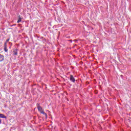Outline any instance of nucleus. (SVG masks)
Returning a JSON list of instances; mask_svg holds the SVG:
<instances>
[{
    "mask_svg": "<svg viewBox=\"0 0 131 131\" xmlns=\"http://www.w3.org/2000/svg\"><path fill=\"white\" fill-rule=\"evenodd\" d=\"M2 123V119H0V124Z\"/></svg>",
    "mask_w": 131,
    "mask_h": 131,
    "instance_id": "obj_13",
    "label": "nucleus"
},
{
    "mask_svg": "<svg viewBox=\"0 0 131 131\" xmlns=\"http://www.w3.org/2000/svg\"><path fill=\"white\" fill-rule=\"evenodd\" d=\"M0 118H5L6 119L7 116H5V115L3 114H0Z\"/></svg>",
    "mask_w": 131,
    "mask_h": 131,
    "instance_id": "obj_5",
    "label": "nucleus"
},
{
    "mask_svg": "<svg viewBox=\"0 0 131 131\" xmlns=\"http://www.w3.org/2000/svg\"><path fill=\"white\" fill-rule=\"evenodd\" d=\"M4 51L5 52H8V48L7 47H4Z\"/></svg>",
    "mask_w": 131,
    "mask_h": 131,
    "instance_id": "obj_8",
    "label": "nucleus"
},
{
    "mask_svg": "<svg viewBox=\"0 0 131 131\" xmlns=\"http://www.w3.org/2000/svg\"><path fill=\"white\" fill-rule=\"evenodd\" d=\"M7 42H5V43H4V48H7Z\"/></svg>",
    "mask_w": 131,
    "mask_h": 131,
    "instance_id": "obj_9",
    "label": "nucleus"
},
{
    "mask_svg": "<svg viewBox=\"0 0 131 131\" xmlns=\"http://www.w3.org/2000/svg\"><path fill=\"white\" fill-rule=\"evenodd\" d=\"M18 49H14L13 50V56H17V55H18Z\"/></svg>",
    "mask_w": 131,
    "mask_h": 131,
    "instance_id": "obj_1",
    "label": "nucleus"
},
{
    "mask_svg": "<svg viewBox=\"0 0 131 131\" xmlns=\"http://www.w3.org/2000/svg\"><path fill=\"white\" fill-rule=\"evenodd\" d=\"M41 114H43V115L45 116V117H48V115H47V113H46L45 112H41Z\"/></svg>",
    "mask_w": 131,
    "mask_h": 131,
    "instance_id": "obj_7",
    "label": "nucleus"
},
{
    "mask_svg": "<svg viewBox=\"0 0 131 131\" xmlns=\"http://www.w3.org/2000/svg\"><path fill=\"white\" fill-rule=\"evenodd\" d=\"M5 60V56H4V55L0 54V62H3Z\"/></svg>",
    "mask_w": 131,
    "mask_h": 131,
    "instance_id": "obj_4",
    "label": "nucleus"
},
{
    "mask_svg": "<svg viewBox=\"0 0 131 131\" xmlns=\"http://www.w3.org/2000/svg\"><path fill=\"white\" fill-rule=\"evenodd\" d=\"M74 41H75V42H77V40H74Z\"/></svg>",
    "mask_w": 131,
    "mask_h": 131,
    "instance_id": "obj_11",
    "label": "nucleus"
},
{
    "mask_svg": "<svg viewBox=\"0 0 131 131\" xmlns=\"http://www.w3.org/2000/svg\"><path fill=\"white\" fill-rule=\"evenodd\" d=\"M37 109L40 113H41V112H43V111H42V107H41V106L39 105V104L37 103Z\"/></svg>",
    "mask_w": 131,
    "mask_h": 131,
    "instance_id": "obj_2",
    "label": "nucleus"
},
{
    "mask_svg": "<svg viewBox=\"0 0 131 131\" xmlns=\"http://www.w3.org/2000/svg\"><path fill=\"white\" fill-rule=\"evenodd\" d=\"M40 38H41V39H43V37H41Z\"/></svg>",
    "mask_w": 131,
    "mask_h": 131,
    "instance_id": "obj_14",
    "label": "nucleus"
},
{
    "mask_svg": "<svg viewBox=\"0 0 131 131\" xmlns=\"http://www.w3.org/2000/svg\"><path fill=\"white\" fill-rule=\"evenodd\" d=\"M70 79L72 82H75V78H74L72 75H70Z\"/></svg>",
    "mask_w": 131,
    "mask_h": 131,
    "instance_id": "obj_3",
    "label": "nucleus"
},
{
    "mask_svg": "<svg viewBox=\"0 0 131 131\" xmlns=\"http://www.w3.org/2000/svg\"><path fill=\"white\" fill-rule=\"evenodd\" d=\"M22 20V18H21V17H20V16H18V20H17V23H20V22H21Z\"/></svg>",
    "mask_w": 131,
    "mask_h": 131,
    "instance_id": "obj_6",
    "label": "nucleus"
},
{
    "mask_svg": "<svg viewBox=\"0 0 131 131\" xmlns=\"http://www.w3.org/2000/svg\"><path fill=\"white\" fill-rule=\"evenodd\" d=\"M12 26H16V24H14L13 25H12L11 27Z\"/></svg>",
    "mask_w": 131,
    "mask_h": 131,
    "instance_id": "obj_12",
    "label": "nucleus"
},
{
    "mask_svg": "<svg viewBox=\"0 0 131 131\" xmlns=\"http://www.w3.org/2000/svg\"><path fill=\"white\" fill-rule=\"evenodd\" d=\"M9 41H10V38L7 39L5 42H6V43H8V42H9Z\"/></svg>",
    "mask_w": 131,
    "mask_h": 131,
    "instance_id": "obj_10",
    "label": "nucleus"
}]
</instances>
